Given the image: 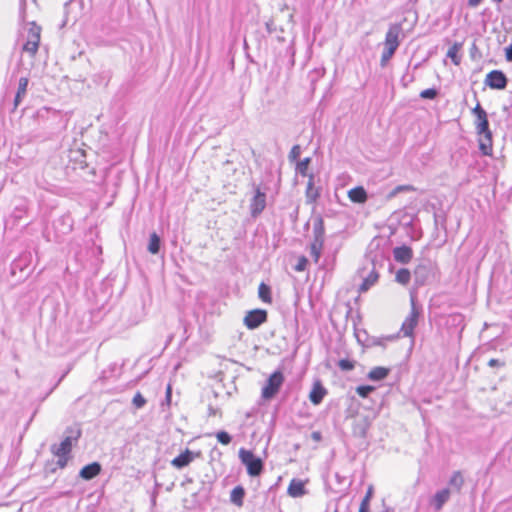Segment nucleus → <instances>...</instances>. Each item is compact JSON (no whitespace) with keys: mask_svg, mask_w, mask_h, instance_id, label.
Listing matches in <instances>:
<instances>
[{"mask_svg":"<svg viewBox=\"0 0 512 512\" xmlns=\"http://www.w3.org/2000/svg\"><path fill=\"white\" fill-rule=\"evenodd\" d=\"M474 125L478 135L479 150L484 156H493V134L489 127L488 115L478 102L472 109Z\"/></svg>","mask_w":512,"mask_h":512,"instance_id":"1","label":"nucleus"},{"mask_svg":"<svg viewBox=\"0 0 512 512\" xmlns=\"http://www.w3.org/2000/svg\"><path fill=\"white\" fill-rule=\"evenodd\" d=\"M402 31L400 24H393L389 27L385 35L384 50L381 56V65L384 66L392 58L399 47V36Z\"/></svg>","mask_w":512,"mask_h":512,"instance_id":"2","label":"nucleus"},{"mask_svg":"<svg viewBox=\"0 0 512 512\" xmlns=\"http://www.w3.org/2000/svg\"><path fill=\"white\" fill-rule=\"evenodd\" d=\"M239 458L241 462L246 466L249 476L256 477L262 473L264 468L263 461L261 458L256 457L252 451L241 448L239 450Z\"/></svg>","mask_w":512,"mask_h":512,"instance_id":"3","label":"nucleus"},{"mask_svg":"<svg viewBox=\"0 0 512 512\" xmlns=\"http://www.w3.org/2000/svg\"><path fill=\"white\" fill-rule=\"evenodd\" d=\"M283 382L284 376L281 371H275L272 373L265 386L262 388V398L265 400L272 399L279 392Z\"/></svg>","mask_w":512,"mask_h":512,"instance_id":"4","label":"nucleus"},{"mask_svg":"<svg viewBox=\"0 0 512 512\" xmlns=\"http://www.w3.org/2000/svg\"><path fill=\"white\" fill-rule=\"evenodd\" d=\"M41 40V27L32 23L28 31L27 41L23 45V51L29 53L32 57L37 54Z\"/></svg>","mask_w":512,"mask_h":512,"instance_id":"5","label":"nucleus"},{"mask_svg":"<svg viewBox=\"0 0 512 512\" xmlns=\"http://www.w3.org/2000/svg\"><path fill=\"white\" fill-rule=\"evenodd\" d=\"M52 453L58 457L57 465L64 468L67 465L69 454L72 451V438L66 437L57 447H52Z\"/></svg>","mask_w":512,"mask_h":512,"instance_id":"6","label":"nucleus"},{"mask_svg":"<svg viewBox=\"0 0 512 512\" xmlns=\"http://www.w3.org/2000/svg\"><path fill=\"white\" fill-rule=\"evenodd\" d=\"M267 317L268 314L266 310L254 309L247 312L243 322L248 329L253 330L265 323L267 321Z\"/></svg>","mask_w":512,"mask_h":512,"instance_id":"7","label":"nucleus"},{"mask_svg":"<svg viewBox=\"0 0 512 512\" xmlns=\"http://www.w3.org/2000/svg\"><path fill=\"white\" fill-rule=\"evenodd\" d=\"M201 457L200 451H191L190 449L186 448L184 451H182L178 456L173 458L171 460V465L180 470L184 467L189 466L195 459Z\"/></svg>","mask_w":512,"mask_h":512,"instance_id":"8","label":"nucleus"},{"mask_svg":"<svg viewBox=\"0 0 512 512\" xmlns=\"http://www.w3.org/2000/svg\"><path fill=\"white\" fill-rule=\"evenodd\" d=\"M411 311L409 315L405 318L401 330L405 336H412L414 333V329L416 328L418 324V319L420 316V312L417 309L414 300L411 301Z\"/></svg>","mask_w":512,"mask_h":512,"instance_id":"9","label":"nucleus"},{"mask_svg":"<svg viewBox=\"0 0 512 512\" xmlns=\"http://www.w3.org/2000/svg\"><path fill=\"white\" fill-rule=\"evenodd\" d=\"M507 82L506 75L500 70H492L485 77V84L491 89H505Z\"/></svg>","mask_w":512,"mask_h":512,"instance_id":"10","label":"nucleus"},{"mask_svg":"<svg viewBox=\"0 0 512 512\" xmlns=\"http://www.w3.org/2000/svg\"><path fill=\"white\" fill-rule=\"evenodd\" d=\"M266 207V195L259 188L251 200L250 209L253 216L259 215Z\"/></svg>","mask_w":512,"mask_h":512,"instance_id":"11","label":"nucleus"},{"mask_svg":"<svg viewBox=\"0 0 512 512\" xmlns=\"http://www.w3.org/2000/svg\"><path fill=\"white\" fill-rule=\"evenodd\" d=\"M393 256L396 262L407 264L413 258V250L406 245L395 247L393 249Z\"/></svg>","mask_w":512,"mask_h":512,"instance_id":"12","label":"nucleus"},{"mask_svg":"<svg viewBox=\"0 0 512 512\" xmlns=\"http://www.w3.org/2000/svg\"><path fill=\"white\" fill-rule=\"evenodd\" d=\"M287 493L293 498L302 497L306 494L305 482L299 479H292L288 485Z\"/></svg>","mask_w":512,"mask_h":512,"instance_id":"13","label":"nucleus"},{"mask_svg":"<svg viewBox=\"0 0 512 512\" xmlns=\"http://www.w3.org/2000/svg\"><path fill=\"white\" fill-rule=\"evenodd\" d=\"M327 391L322 386L320 381H316L313 384V387L309 393V400L314 404L318 405L322 402L323 398L325 397Z\"/></svg>","mask_w":512,"mask_h":512,"instance_id":"14","label":"nucleus"},{"mask_svg":"<svg viewBox=\"0 0 512 512\" xmlns=\"http://www.w3.org/2000/svg\"><path fill=\"white\" fill-rule=\"evenodd\" d=\"M101 472V465L98 462H93L84 466L80 470V477L85 480H91L98 476Z\"/></svg>","mask_w":512,"mask_h":512,"instance_id":"15","label":"nucleus"},{"mask_svg":"<svg viewBox=\"0 0 512 512\" xmlns=\"http://www.w3.org/2000/svg\"><path fill=\"white\" fill-rule=\"evenodd\" d=\"M348 198L354 203H365L367 201V192L362 186H357L348 191Z\"/></svg>","mask_w":512,"mask_h":512,"instance_id":"16","label":"nucleus"},{"mask_svg":"<svg viewBox=\"0 0 512 512\" xmlns=\"http://www.w3.org/2000/svg\"><path fill=\"white\" fill-rule=\"evenodd\" d=\"M379 280V273L373 268L368 276L363 280L362 284L359 287V292L364 293L367 292L372 286H374Z\"/></svg>","mask_w":512,"mask_h":512,"instance_id":"17","label":"nucleus"},{"mask_svg":"<svg viewBox=\"0 0 512 512\" xmlns=\"http://www.w3.org/2000/svg\"><path fill=\"white\" fill-rule=\"evenodd\" d=\"M390 373V369L383 366H377L372 368L367 377L372 381H381L384 380Z\"/></svg>","mask_w":512,"mask_h":512,"instance_id":"18","label":"nucleus"},{"mask_svg":"<svg viewBox=\"0 0 512 512\" xmlns=\"http://www.w3.org/2000/svg\"><path fill=\"white\" fill-rule=\"evenodd\" d=\"M462 46V43L455 42L447 51V56L452 60L455 66H459L461 64L460 51L462 49Z\"/></svg>","mask_w":512,"mask_h":512,"instance_id":"19","label":"nucleus"},{"mask_svg":"<svg viewBox=\"0 0 512 512\" xmlns=\"http://www.w3.org/2000/svg\"><path fill=\"white\" fill-rule=\"evenodd\" d=\"M450 498V490L445 488L441 491L437 492L434 496L433 502L434 507L437 511L441 510L443 505L448 501Z\"/></svg>","mask_w":512,"mask_h":512,"instance_id":"20","label":"nucleus"},{"mask_svg":"<svg viewBox=\"0 0 512 512\" xmlns=\"http://www.w3.org/2000/svg\"><path fill=\"white\" fill-rule=\"evenodd\" d=\"M323 243L324 239H321V237H314V240L310 245V252L315 263H317L320 259Z\"/></svg>","mask_w":512,"mask_h":512,"instance_id":"21","label":"nucleus"},{"mask_svg":"<svg viewBox=\"0 0 512 512\" xmlns=\"http://www.w3.org/2000/svg\"><path fill=\"white\" fill-rule=\"evenodd\" d=\"M29 80L27 77H22L19 80L18 90L14 99V108H17V106L20 104L22 98L25 96L27 91Z\"/></svg>","mask_w":512,"mask_h":512,"instance_id":"22","label":"nucleus"},{"mask_svg":"<svg viewBox=\"0 0 512 512\" xmlns=\"http://www.w3.org/2000/svg\"><path fill=\"white\" fill-rule=\"evenodd\" d=\"M258 296L262 300V302H264L266 304L272 303L271 288L263 282L259 284Z\"/></svg>","mask_w":512,"mask_h":512,"instance_id":"23","label":"nucleus"},{"mask_svg":"<svg viewBox=\"0 0 512 512\" xmlns=\"http://www.w3.org/2000/svg\"><path fill=\"white\" fill-rule=\"evenodd\" d=\"M245 496V490L242 486H236L232 491L230 495V500L237 505L238 507H241L243 505V499Z\"/></svg>","mask_w":512,"mask_h":512,"instance_id":"24","label":"nucleus"},{"mask_svg":"<svg viewBox=\"0 0 512 512\" xmlns=\"http://www.w3.org/2000/svg\"><path fill=\"white\" fill-rule=\"evenodd\" d=\"M411 280V273L407 268H401L396 272L395 281L401 285H407Z\"/></svg>","mask_w":512,"mask_h":512,"instance_id":"25","label":"nucleus"},{"mask_svg":"<svg viewBox=\"0 0 512 512\" xmlns=\"http://www.w3.org/2000/svg\"><path fill=\"white\" fill-rule=\"evenodd\" d=\"M464 484V478L460 471H456L450 478L449 485L452 486L455 491L460 492Z\"/></svg>","mask_w":512,"mask_h":512,"instance_id":"26","label":"nucleus"},{"mask_svg":"<svg viewBox=\"0 0 512 512\" xmlns=\"http://www.w3.org/2000/svg\"><path fill=\"white\" fill-rule=\"evenodd\" d=\"M318 197H319L318 189L314 187L313 181H312V179H310L307 184L306 198H307L308 202L314 203V202H316Z\"/></svg>","mask_w":512,"mask_h":512,"instance_id":"27","label":"nucleus"},{"mask_svg":"<svg viewBox=\"0 0 512 512\" xmlns=\"http://www.w3.org/2000/svg\"><path fill=\"white\" fill-rule=\"evenodd\" d=\"M160 250V238L159 236L154 232L150 235L149 244H148V251L151 254H157Z\"/></svg>","mask_w":512,"mask_h":512,"instance_id":"28","label":"nucleus"},{"mask_svg":"<svg viewBox=\"0 0 512 512\" xmlns=\"http://www.w3.org/2000/svg\"><path fill=\"white\" fill-rule=\"evenodd\" d=\"M416 191V188L413 185L405 184L396 186L388 195L389 198L395 197L398 193L401 192H413Z\"/></svg>","mask_w":512,"mask_h":512,"instance_id":"29","label":"nucleus"},{"mask_svg":"<svg viewBox=\"0 0 512 512\" xmlns=\"http://www.w3.org/2000/svg\"><path fill=\"white\" fill-rule=\"evenodd\" d=\"M310 158L307 157L301 161H299L296 165V171L301 174L302 176H306L308 173V168L310 164Z\"/></svg>","mask_w":512,"mask_h":512,"instance_id":"30","label":"nucleus"},{"mask_svg":"<svg viewBox=\"0 0 512 512\" xmlns=\"http://www.w3.org/2000/svg\"><path fill=\"white\" fill-rule=\"evenodd\" d=\"M356 362L349 359H341L338 361V367L342 371H351L355 368Z\"/></svg>","mask_w":512,"mask_h":512,"instance_id":"31","label":"nucleus"},{"mask_svg":"<svg viewBox=\"0 0 512 512\" xmlns=\"http://www.w3.org/2000/svg\"><path fill=\"white\" fill-rule=\"evenodd\" d=\"M146 399L144 398V396L140 393V392H137L134 396H133V399H132V404L134 405L135 408L137 409H140L142 407L145 406L146 404Z\"/></svg>","mask_w":512,"mask_h":512,"instance_id":"32","label":"nucleus"},{"mask_svg":"<svg viewBox=\"0 0 512 512\" xmlns=\"http://www.w3.org/2000/svg\"><path fill=\"white\" fill-rule=\"evenodd\" d=\"M374 387L373 386H370V385H362V386H358L356 388V392L357 394L362 397V398H365L367 397L371 392L374 391Z\"/></svg>","mask_w":512,"mask_h":512,"instance_id":"33","label":"nucleus"},{"mask_svg":"<svg viewBox=\"0 0 512 512\" xmlns=\"http://www.w3.org/2000/svg\"><path fill=\"white\" fill-rule=\"evenodd\" d=\"M216 438L222 445H228L231 442V436L226 431L217 432Z\"/></svg>","mask_w":512,"mask_h":512,"instance_id":"34","label":"nucleus"},{"mask_svg":"<svg viewBox=\"0 0 512 512\" xmlns=\"http://www.w3.org/2000/svg\"><path fill=\"white\" fill-rule=\"evenodd\" d=\"M308 265V259L305 256H300L298 258L297 264L295 265L294 269L297 272H303L306 270Z\"/></svg>","mask_w":512,"mask_h":512,"instance_id":"35","label":"nucleus"},{"mask_svg":"<svg viewBox=\"0 0 512 512\" xmlns=\"http://www.w3.org/2000/svg\"><path fill=\"white\" fill-rule=\"evenodd\" d=\"M314 233L315 237H321V239H324V225L321 218L317 220V224L314 226Z\"/></svg>","mask_w":512,"mask_h":512,"instance_id":"36","label":"nucleus"},{"mask_svg":"<svg viewBox=\"0 0 512 512\" xmlns=\"http://www.w3.org/2000/svg\"><path fill=\"white\" fill-rule=\"evenodd\" d=\"M436 96L437 91L434 88L425 89L420 92V97L423 99H434Z\"/></svg>","mask_w":512,"mask_h":512,"instance_id":"37","label":"nucleus"},{"mask_svg":"<svg viewBox=\"0 0 512 512\" xmlns=\"http://www.w3.org/2000/svg\"><path fill=\"white\" fill-rule=\"evenodd\" d=\"M300 153H301L300 146L299 145H294L292 147V149L290 150L289 159L291 161L297 160L299 158V156H300Z\"/></svg>","mask_w":512,"mask_h":512,"instance_id":"38","label":"nucleus"},{"mask_svg":"<svg viewBox=\"0 0 512 512\" xmlns=\"http://www.w3.org/2000/svg\"><path fill=\"white\" fill-rule=\"evenodd\" d=\"M373 495H374V487H373V485H369L363 500L370 502Z\"/></svg>","mask_w":512,"mask_h":512,"instance_id":"39","label":"nucleus"},{"mask_svg":"<svg viewBox=\"0 0 512 512\" xmlns=\"http://www.w3.org/2000/svg\"><path fill=\"white\" fill-rule=\"evenodd\" d=\"M358 512H370V502L362 499Z\"/></svg>","mask_w":512,"mask_h":512,"instance_id":"40","label":"nucleus"},{"mask_svg":"<svg viewBox=\"0 0 512 512\" xmlns=\"http://www.w3.org/2000/svg\"><path fill=\"white\" fill-rule=\"evenodd\" d=\"M488 365H489L490 367H496V366H503V365H504V363H503V362H501V361H500V360H498V359H494V358H493V359H490V360H489Z\"/></svg>","mask_w":512,"mask_h":512,"instance_id":"41","label":"nucleus"},{"mask_svg":"<svg viewBox=\"0 0 512 512\" xmlns=\"http://www.w3.org/2000/svg\"><path fill=\"white\" fill-rule=\"evenodd\" d=\"M171 398H172V386H171V384H168V386L166 388V401L168 403H170Z\"/></svg>","mask_w":512,"mask_h":512,"instance_id":"42","label":"nucleus"},{"mask_svg":"<svg viewBox=\"0 0 512 512\" xmlns=\"http://www.w3.org/2000/svg\"><path fill=\"white\" fill-rule=\"evenodd\" d=\"M311 438H312L315 442H320V441L322 440L321 432H319V431H314V432H312V434H311Z\"/></svg>","mask_w":512,"mask_h":512,"instance_id":"43","label":"nucleus"},{"mask_svg":"<svg viewBox=\"0 0 512 512\" xmlns=\"http://www.w3.org/2000/svg\"><path fill=\"white\" fill-rule=\"evenodd\" d=\"M505 56L508 61H512V44L506 48Z\"/></svg>","mask_w":512,"mask_h":512,"instance_id":"44","label":"nucleus"},{"mask_svg":"<svg viewBox=\"0 0 512 512\" xmlns=\"http://www.w3.org/2000/svg\"><path fill=\"white\" fill-rule=\"evenodd\" d=\"M481 0H469L468 3L471 7H476L480 4Z\"/></svg>","mask_w":512,"mask_h":512,"instance_id":"45","label":"nucleus"},{"mask_svg":"<svg viewBox=\"0 0 512 512\" xmlns=\"http://www.w3.org/2000/svg\"><path fill=\"white\" fill-rule=\"evenodd\" d=\"M271 25H272L271 21H269V22L266 24L267 29H268V31H269V32H271Z\"/></svg>","mask_w":512,"mask_h":512,"instance_id":"46","label":"nucleus"},{"mask_svg":"<svg viewBox=\"0 0 512 512\" xmlns=\"http://www.w3.org/2000/svg\"><path fill=\"white\" fill-rule=\"evenodd\" d=\"M493 2L500 4L503 0H492Z\"/></svg>","mask_w":512,"mask_h":512,"instance_id":"47","label":"nucleus"}]
</instances>
